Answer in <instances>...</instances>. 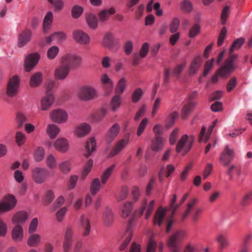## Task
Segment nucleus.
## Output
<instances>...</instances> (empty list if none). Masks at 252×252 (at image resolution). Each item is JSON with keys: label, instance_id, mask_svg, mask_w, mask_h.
<instances>
[{"label": "nucleus", "instance_id": "nucleus-1", "mask_svg": "<svg viewBox=\"0 0 252 252\" xmlns=\"http://www.w3.org/2000/svg\"><path fill=\"white\" fill-rule=\"evenodd\" d=\"M245 41L244 38H239L233 42L229 50L228 58L219 71L221 75L226 76L231 74L237 68V65L236 62L238 58V55L234 54L233 52L239 50L244 43Z\"/></svg>", "mask_w": 252, "mask_h": 252}, {"label": "nucleus", "instance_id": "nucleus-2", "mask_svg": "<svg viewBox=\"0 0 252 252\" xmlns=\"http://www.w3.org/2000/svg\"><path fill=\"white\" fill-rule=\"evenodd\" d=\"M187 237V232L184 229L177 230L168 238L167 246L171 252H180L182 242Z\"/></svg>", "mask_w": 252, "mask_h": 252}, {"label": "nucleus", "instance_id": "nucleus-3", "mask_svg": "<svg viewBox=\"0 0 252 252\" xmlns=\"http://www.w3.org/2000/svg\"><path fill=\"white\" fill-rule=\"evenodd\" d=\"M16 204L17 200L15 196L11 194L5 195L3 199L0 202V215L13 210Z\"/></svg>", "mask_w": 252, "mask_h": 252}, {"label": "nucleus", "instance_id": "nucleus-4", "mask_svg": "<svg viewBox=\"0 0 252 252\" xmlns=\"http://www.w3.org/2000/svg\"><path fill=\"white\" fill-rule=\"evenodd\" d=\"M80 56L74 54H66L61 58V63L69 67V69L76 68L81 62Z\"/></svg>", "mask_w": 252, "mask_h": 252}, {"label": "nucleus", "instance_id": "nucleus-5", "mask_svg": "<svg viewBox=\"0 0 252 252\" xmlns=\"http://www.w3.org/2000/svg\"><path fill=\"white\" fill-rule=\"evenodd\" d=\"M74 233V229L72 226L68 225L66 226L63 242V249L64 252H68L71 249L73 243Z\"/></svg>", "mask_w": 252, "mask_h": 252}, {"label": "nucleus", "instance_id": "nucleus-6", "mask_svg": "<svg viewBox=\"0 0 252 252\" xmlns=\"http://www.w3.org/2000/svg\"><path fill=\"white\" fill-rule=\"evenodd\" d=\"M20 82V78L17 75H14L9 79L6 88V94L8 96L13 97L17 94Z\"/></svg>", "mask_w": 252, "mask_h": 252}, {"label": "nucleus", "instance_id": "nucleus-7", "mask_svg": "<svg viewBox=\"0 0 252 252\" xmlns=\"http://www.w3.org/2000/svg\"><path fill=\"white\" fill-rule=\"evenodd\" d=\"M48 173V170L45 168L35 167L32 171L33 180L37 184H42L46 180Z\"/></svg>", "mask_w": 252, "mask_h": 252}, {"label": "nucleus", "instance_id": "nucleus-8", "mask_svg": "<svg viewBox=\"0 0 252 252\" xmlns=\"http://www.w3.org/2000/svg\"><path fill=\"white\" fill-rule=\"evenodd\" d=\"M96 93L94 88L90 86L81 87L78 92V97L83 101H89L93 99L96 96Z\"/></svg>", "mask_w": 252, "mask_h": 252}, {"label": "nucleus", "instance_id": "nucleus-9", "mask_svg": "<svg viewBox=\"0 0 252 252\" xmlns=\"http://www.w3.org/2000/svg\"><path fill=\"white\" fill-rule=\"evenodd\" d=\"M50 118L52 121L55 123H63L67 121L68 115L64 110L61 109H56L51 112Z\"/></svg>", "mask_w": 252, "mask_h": 252}, {"label": "nucleus", "instance_id": "nucleus-10", "mask_svg": "<svg viewBox=\"0 0 252 252\" xmlns=\"http://www.w3.org/2000/svg\"><path fill=\"white\" fill-rule=\"evenodd\" d=\"M70 70L69 67L61 63L55 70L54 77L57 80H64L68 75Z\"/></svg>", "mask_w": 252, "mask_h": 252}, {"label": "nucleus", "instance_id": "nucleus-11", "mask_svg": "<svg viewBox=\"0 0 252 252\" xmlns=\"http://www.w3.org/2000/svg\"><path fill=\"white\" fill-rule=\"evenodd\" d=\"M129 136L130 133H128L126 138L122 139L116 143L114 147L110 153V157H113L118 154L126 147L129 143Z\"/></svg>", "mask_w": 252, "mask_h": 252}, {"label": "nucleus", "instance_id": "nucleus-12", "mask_svg": "<svg viewBox=\"0 0 252 252\" xmlns=\"http://www.w3.org/2000/svg\"><path fill=\"white\" fill-rule=\"evenodd\" d=\"M154 204L155 201L152 200L148 205L147 206V200L146 199L144 200L142 207L135 211V215L136 216L140 217L143 214L145 210L146 209L145 217L146 219H148L153 210Z\"/></svg>", "mask_w": 252, "mask_h": 252}, {"label": "nucleus", "instance_id": "nucleus-13", "mask_svg": "<svg viewBox=\"0 0 252 252\" xmlns=\"http://www.w3.org/2000/svg\"><path fill=\"white\" fill-rule=\"evenodd\" d=\"M234 157V152L230 149L228 146H226L222 153L220 158V163L224 166H228Z\"/></svg>", "mask_w": 252, "mask_h": 252}, {"label": "nucleus", "instance_id": "nucleus-14", "mask_svg": "<svg viewBox=\"0 0 252 252\" xmlns=\"http://www.w3.org/2000/svg\"><path fill=\"white\" fill-rule=\"evenodd\" d=\"M32 36V31L29 29H26L21 32L18 35L17 46L19 48L26 45L31 39Z\"/></svg>", "mask_w": 252, "mask_h": 252}, {"label": "nucleus", "instance_id": "nucleus-15", "mask_svg": "<svg viewBox=\"0 0 252 252\" xmlns=\"http://www.w3.org/2000/svg\"><path fill=\"white\" fill-rule=\"evenodd\" d=\"M11 237L14 242H21L24 239V230L23 227L20 224L15 225L11 230Z\"/></svg>", "mask_w": 252, "mask_h": 252}, {"label": "nucleus", "instance_id": "nucleus-16", "mask_svg": "<svg viewBox=\"0 0 252 252\" xmlns=\"http://www.w3.org/2000/svg\"><path fill=\"white\" fill-rule=\"evenodd\" d=\"M40 56L38 53L29 55L25 61V67L27 71H30L38 62Z\"/></svg>", "mask_w": 252, "mask_h": 252}, {"label": "nucleus", "instance_id": "nucleus-17", "mask_svg": "<svg viewBox=\"0 0 252 252\" xmlns=\"http://www.w3.org/2000/svg\"><path fill=\"white\" fill-rule=\"evenodd\" d=\"M188 135H183L177 142L176 145V152L178 153H180L182 150H184L185 154H187L191 148L188 146Z\"/></svg>", "mask_w": 252, "mask_h": 252}, {"label": "nucleus", "instance_id": "nucleus-18", "mask_svg": "<svg viewBox=\"0 0 252 252\" xmlns=\"http://www.w3.org/2000/svg\"><path fill=\"white\" fill-rule=\"evenodd\" d=\"M54 147L58 152L64 153L67 151L69 145L66 139L60 138L57 139L54 142Z\"/></svg>", "mask_w": 252, "mask_h": 252}, {"label": "nucleus", "instance_id": "nucleus-19", "mask_svg": "<svg viewBox=\"0 0 252 252\" xmlns=\"http://www.w3.org/2000/svg\"><path fill=\"white\" fill-rule=\"evenodd\" d=\"M151 149L154 152H158L162 149L165 140L162 137H155L151 141Z\"/></svg>", "mask_w": 252, "mask_h": 252}, {"label": "nucleus", "instance_id": "nucleus-20", "mask_svg": "<svg viewBox=\"0 0 252 252\" xmlns=\"http://www.w3.org/2000/svg\"><path fill=\"white\" fill-rule=\"evenodd\" d=\"M202 64V59L200 56L195 57L190 63L189 74L190 75L195 74Z\"/></svg>", "mask_w": 252, "mask_h": 252}, {"label": "nucleus", "instance_id": "nucleus-21", "mask_svg": "<svg viewBox=\"0 0 252 252\" xmlns=\"http://www.w3.org/2000/svg\"><path fill=\"white\" fill-rule=\"evenodd\" d=\"M73 37L78 43L86 44L90 41L89 36L82 31H76L73 32Z\"/></svg>", "mask_w": 252, "mask_h": 252}, {"label": "nucleus", "instance_id": "nucleus-22", "mask_svg": "<svg viewBox=\"0 0 252 252\" xmlns=\"http://www.w3.org/2000/svg\"><path fill=\"white\" fill-rule=\"evenodd\" d=\"M101 44L109 50L114 49L115 42L113 34L110 33H106L103 38Z\"/></svg>", "mask_w": 252, "mask_h": 252}, {"label": "nucleus", "instance_id": "nucleus-23", "mask_svg": "<svg viewBox=\"0 0 252 252\" xmlns=\"http://www.w3.org/2000/svg\"><path fill=\"white\" fill-rule=\"evenodd\" d=\"M54 99V96L52 94H46L41 100V109L42 111L47 110L51 106Z\"/></svg>", "mask_w": 252, "mask_h": 252}, {"label": "nucleus", "instance_id": "nucleus-24", "mask_svg": "<svg viewBox=\"0 0 252 252\" xmlns=\"http://www.w3.org/2000/svg\"><path fill=\"white\" fill-rule=\"evenodd\" d=\"M28 218V214L25 211H19L15 213L12 219V222L19 224L25 222Z\"/></svg>", "mask_w": 252, "mask_h": 252}, {"label": "nucleus", "instance_id": "nucleus-25", "mask_svg": "<svg viewBox=\"0 0 252 252\" xmlns=\"http://www.w3.org/2000/svg\"><path fill=\"white\" fill-rule=\"evenodd\" d=\"M42 80V73L40 72H36L31 76L30 80V85L31 87H37L41 85Z\"/></svg>", "mask_w": 252, "mask_h": 252}, {"label": "nucleus", "instance_id": "nucleus-26", "mask_svg": "<svg viewBox=\"0 0 252 252\" xmlns=\"http://www.w3.org/2000/svg\"><path fill=\"white\" fill-rule=\"evenodd\" d=\"M27 239V245L30 247H36L41 243V236L36 233H30Z\"/></svg>", "mask_w": 252, "mask_h": 252}, {"label": "nucleus", "instance_id": "nucleus-27", "mask_svg": "<svg viewBox=\"0 0 252 252\" xmlns=\"http://www.w3.org/2000/svg\"><path fill=\"white\" fill-rule=\"evenodd\" d=\"M81 225L83 230L82 235L84 237L88 236L90 233L91 225L89 219L84 215L81 217Z\"/></svg>", "mask_w": 252, "mask_h": 252}, {"label": "nucleus", "instance_id": "nucleus-28", "mask_svg": "<svg viewBox=\"0 0 252 252\" xmlns=\"http://www.w3.org/2000/svg\"><path fill=\"white\" fill-rule=\"evenodd\" d=\"M90 130L91 126L88 124L84 123L76 128L75 133L77 136L81 137L88 134Z\"/></svg>", "mask_w": 252, "mask_h": 252}, {"label": "nucleus", "instance_id": "nucleus-29", "mask_svg": "<svg viewBox=\"0 0 252 252\" xmlns=\"http://www.w3.org/2000/svg\"><path fill=\"white\" fill-rule=\"evenodd\" d=\"M101 82L106 91L107 94H109L113 89V83L112 81L106 74H104L101 77Z\"/></svg>", "mask_w": 252, "mask_h": 252}, {"label": "nucleus", "instance_id": "nucleus-30", "mask_svg": "<svg viewBox=\"0 0 252 252\" xmlns=\"http://www.w3.org/2000/svg\"><path fill=\"white\" fill-rule=\"evenodd\" d=\"M120 131V126L118 124H114L109 130L106 140L108 143H111L117 136Z\"/></svg>", "mask_w": 252, "mask_h": 252}, {"label": "nucleus", "instance_id": "nucleus-31", "mask_svg": "<svg viewBox=\"0 0 252 252\" xmlns=\"http://www.w3.org/2000/svg\"><path fill=\"white\" fill-rule=\"evenodd\" d=\"M196 103L193 101H189L188 104L185 105L182 110L181 117L183 120H185L189 115L190 112L195 107Z\"/></svg>", "mask_w": 252, "mask_h": 252}, {"label": "nucleus", "instance_id": "nucleus-32", "mask_svg": "<svg viewBox=\"0 0 252 252\" xmlns=\"http://www.w3.org/2000/svg\"><path fill=\"white\" fill-rule=\"evenodd\" d=\"M157 247L156 242L152 238H151L148 243L147 252H162L163 247V244H159L158 249Z\"/></svg>", "mask_w": 252, "mask_h": 252}, {"label": "nucleus", "instance_id": "nucleus-33", "mask_svg": "<svg viewBox=\"0 0 252 252\" xmlns=\"http://www.w3.org/2000/svg\"><path fill=\"white\" fill-rule=\"evenodd\" d=\"M102 220L106 226L111 225L114 220L113 214L111 210L106 208L103 213Z\"/></svg>", "mask_w": 252, "mask_h": 252}, {"label": "nucleus", "instance_id": "nucleus-34", "mask_svg": "<svg viewBox=\"0 0 252 252\" xmlns=\"http://www.w3.org/2000/svg\"><path fill=\"white\" fill-rule=\"evenodd\" d=\"M86 21L89 27L92 29H95L98 26L97 18L94 14L90 13L86 16Z\"/></svg>", "mask_w": 252, "mask_h": 252}, {"label": "nucleus", "instance_id": "nucleus-35", "mask_svg": "<svg viewBox=\"0 0 252 252\" xmlns=\"http://www.w3.org/2000/svg\"><path fill=\"white\" fill-rule=\"evenodd\" d=\"M166 210L162 209H159L155 213L154 223L160 225L163 221V218L165 215Z\"/></svg>", "mask_w": 252, "mask_h": 252}, {"label": "nucleus", "instance_id": "nucleus-36", "mask_svg": "<svg viewBox=\"0 0 252 252\" xmlns=\"http://www.w3.org/2000/svg\"><path fill=\"white\" fill-rule=\"evenodd\" d=\"M96 147V143L94 138L92 137L87 142L85 145V149L87 153L85 154V156L88 157L90 156L91 153L95 150Z\"/></svg>", "mask_w": 252, "mask_h": 252}, {"label": "nucleus", "instance_id": "nucleus-37", "mask_svg": "<svg viewBox=\"0 0 252 252\" xmlns=\"http://www.w3.org/2000/svg\"><path fill=\"white\" fill-rule=\"evenodd\" d=\"M60 129L55 124H49L47 128V133L51 138H55L59 133Z\"/></svg>", "mask_w": 252, "mask_h": 252}, {"label": "nucleus", "instance_id": "nucleus-38", "mask_svg": "<svg viewBox=\"0 0 252 252\" xmlns=\"http://www.w3.org/2000/svg\"><path fill=\"white\" fill-rule=\"evenodd\" d=\"M179 117V113L174 111L170 114L165 121V126L166 128H169L171 127L175 123L176 119Z\"/></svg>", "mask_w": 252, "mask_h": 252}, {"label": "nucleus", "instance_id": "nucleus-39", "mask_svg": "<svg viewBox=\"0 0 252 252\" xmlns=\"http://www.w3.org/2000/svg\"><path fill=\"white\" fill-rule=\"evenodd\" d=\"M53 14L49 11L46 14L43 20V31L44 33H47L50 26L52 24L53 21Z\"/></svg>", "mask_w": 252, "mask_h": 252}, {"label": "nucleus", "instance_id": "nucleus-40", "mask_svg": "<svg viewBox=\"0 0 252 252\" xmlns=\"http://www.w3.org/2000/svg\"><path fill=\"white\" fill-rule=\"evenodd\" d=\"M115 12V10L114 8H111L109 9L102 10L98 15L100 21L101 22L106 21L109 19L110 16L114 14Z\"/></svg>", "mask_w": 252, "mask_h": 252}, {"label": "nucleus", "instance_id": "nucleus-41", "mask_svg": "<svg viewBox=\"0 0 252 252\" xmlns=\"http://www.w3.org/2000/svg\"><path fill=\"white\" fill-rule=\"evenodd\" d=\"M216 240L219 244L220 249V250L226 249L229 246V241L227 240V238L222 234H219L217 237Z\"/></svg>", "mask_w": 252, "mask_h": 252}, {"label": "nucleus", "instance_id": "nucleus-42", "mask_svg": "<svg viewBox=\"0 0 252 252\" xmlns=\"http://www.w3.org/2000/svg\"><path fill=\"white\" fill-rule=\"evenodd\" d=\"M198 200L196 198H194L190 200L187 204V208L185 212L183 214L181 218V221H183L188 217L189 213L191 211L194 205L197 203Z\"/></svg>", "mask_w": 252, "mask_h": 252}, {"label": "nucleus", "instance_id": "nucleus-43", "mask_svg": "<svg viewBox=\"0 0 252 252\" xmlns=\"http://www.w3.org/2000/svg\"><path fill=\"white\" fill-rule=\"evenodd\" d=\"M115 168V165L113 164L110 167H108L102 174L101 179L102 184H104L106 183L107 181L111 175L113 170Z\"/></svg>", "mask_w": 252, "mask_h": 252}, {"label": "nucleus", "instance_id": "nucleus-44", "mask_svg": "<svg viewBox=\"0 0 252 252\" xmlns=\"http://www.w3.org/2000/svg\"><path fill=\"white\" fill-rule=\"evenodd\" d=\"M100 182L98 178L94 179L91 184L90 192L93 195H94L100 188Z\"/></svg>", "mask_w": 252, "mask_h": 252}, {"label": "nucleus", "instance_id": "nucleus-45", "mask_svg": "<svg viewBox=\"0 0 252 252\" xmlns=\"http://www.w3.org/2000/svg\"><path fill=\"white\" fill-rule=\"evenodd\" d=\"M126 80L124 78H122L118 82L115 92L116 94L121 95L125 91L126 87Z\"/></svg>", "mask_w": 252, "mask_h": 252}, {"label": "nucleus", "instance_id": "nucleus-46", "mask_svg": "<svg viewBox=\"0 0 252 252\" xmlns=\"http://www.w3.org/2000/svg\"><path fill=\"white\" fill-rule=\"evenodd\" d=\"M46 163L50 169L55 168L57 165L56 158L52 154L48 155L46 158Z\"/></svg>", "mask_w": 252, "mask_h": 252}, {"label": "nucleus", "instance_id": "nucleus-47", "mask_svg": "<svg viewBox=\"0 0 252 252\" xmlns=\"http://www.w3.org/2000/svg\"><path fill=\"white\" fill-rule=\"evenodd\" d=\"M132 235V230L130 227H128L126 233V239L120 247L121 251H123L129 244L131 240Z\"/></svg>", "mask_w": 252, "mask_h": 252}, {"label": "nucleus", "instance_id": "nucleus-48", "mask_svg": "<svg viewBox=\"0 0 252 252\" xmlns=\"http://www.w3.org/2000/svg\"><path fill=\"white\" fill-rule=\"evenodd\" d=\"M59 52V48L57 46H53L47 50V57L50 60L54 59Z\"/></svg>", "mask_w": 252, "mask_h": 252}, {"label": "nucleus", "instance_id": "nucleus-49", "mask_svg": "<svg viewBox=\"0 0 252 252\" xmlns=\"http://www.w3.org/2000/svg\"><path fill=\"white\" fill-rule=\"evenodd\" d=\"M252 202V190L247 192L243 197L241 204L243 206H247Z\"/></svg>", "mask_w": 252, "mask_h": 252}, {"label": "nucleus", "instance_id": "nucleus-50", "mask_svg": "<svg viewBox=\"0 0 252 252\" xmlns=\"http://www.w3.org/2000/svg\"><path fill=\"white\" fill-rule=\"evenodd\" d=\"M132 204L131 202L125 203L122 207L121 216L123 218L127 217L131 213Z\"/></svg>", "mask_w": 252, "mask_h": 252}, {"label": "nucleus", "instance_id": "nucleus-51", "mask_svg": "<svg viewBox=\"0 0 252 252\" xmlns=\"http://www.w3.org/2000/svg\"><path fill=\"white\" fill-rule=\"evenodd\" d=\"M148 122L149 120L147 118H145L142 120L137 129L136 134L137 136H140L142 135L144 131Z\"/></svg>", "mask_w": 252, "mask_h": 252}, {"label": "nucleus", "instance_id": "nucleus-52", "mask_svg": "<svg viewBox=\"0 0 252 252\" xmlns=\"http://www.w3.org/2000/svg\"><path fill=\"white\" fill-rule=\"evenodd\" d=\"M26 138L25 134L20 131H17L15 135V141L18 146H21L24 144Z\"/></svg>", "mask_w": 252, "mask_h": 252}, {"label": "nucleus", "instance_id": "nucleus-53", "mask_svg": "<svg viewBox=\"0 0 252 252\" xmlns=\"http://www.w3.org/2000/svg\"><path fill=\"white\" fill-rule=\"evenodd\" d=\"M59 167L63 174H67L70 170V162L68 160L62 161L59 164Z\"/></svg>", "mask_w": 252, "mask_h": 252}, {"label": "nucleus", "instance_id": "nucleus-54", "mask_svg": "<svg viewBox=\"0 0 252 252\" xmlns=\"http://www.w3.org/2000/svg\"><path fill=\"white\" fill-rule=\"evenodd\" d=\"M121 103V95L116 94L112 98L111 102V106L112 110L115 111L120 106Z\"/></svg>", "mask_w": 252, "mask_h": 252}, {"label": "nucleus", "instance_id": "nucleus-55", "mask_svg": "<svg viewBox=\"0 0 252 252\" xmlns=\"http://www.w3.org/2000/svg\"><path fill=\"white\" fill-rule=\"evenodd\" d=\"M181 9L186 12H190L192 9V5L189 0H184L180 4Z\"/></svg>", "mask_w": 252, "mask_h": 252}, {"label": "nucleus", "instance_id": "nucleus-56", "mask_svg": "<svg viewBox=\"0 0 252 252\" xmlns=\"http://www.w3.org/2000/svg\"><path fill=\"white\" fill-rule=\"evenodd\" d=\"M83 11V8L82 7L79 5L74 6L71 10V15L73 18H79Z\"/></svg>", "mask_w": 252, "mask_h": 252}, {"label": "nucleus", "instance_id": "nucleus-57", "mask_svg": "<svg viewBox=\"0 0 252 252\" xmlns=\"http://www.w3.org/2000/svg\"><path fill=\"white\" fill-rule=\"evenodd\" d=\"M206 132V128L205 127H203L201 130V131L199 134V137L198 139L199 142H205L206 143L208 139L210 138L211 134L207 132L206 134H205Z\"/></svg>", "mask_w": 252, "mask_h": 252}, {"label": "nucleus", "instance_id": "nucleus-58", "mask_svg": "<svg viewBox=\"0 0 252 252\" xmlns=\"http://www.w3.org/2000/svg\"><path fill=\"white\" fill-rule=\"evenodd\" d=\"M229 12L230 7L228 5L225 6L222 11L220 17L222 24L224 25L225 24L229 16Z\"/></svg>", "mask_w": 252, "mask_h": 252}, {"label": "nucleus", "instance_id": "nucleus-59", "mask_svg": "<svg viewBox=\"0 0 252 252\" xmlns=\"http://www.w3.org/2000/svg\"><path fill=\"white\" fill-rule=\"evenodd\" d=\"M180 25V20L178 18H174L171 21L170 26L169 30L171 33L176 32L179 28Z\"/></svg>", "mask_w": 252, "mask_h": 252}, {"label": "nucleus", "instance_id": "nucleus-60", "mask_svg": "<svg viewBox=\"0 0 252 252\" xmlns=\"http://www.w3.org/2000/svg\"><path fill=\"white\" fill-rule=\"evenodd\" d=\"M45 151L43 148L38 147L34 154V159L36 161L42 160L44 157Z\"/></svg>", "mask_w": 252, "mask_h": 252}, {"label": "nucleus", "instance_id": "nucleus-61", "mask_svg": "<svg viewBox=\"0 0 252 252\" xmlns=\"http://www.w3.org/2000/svg\"><path fill=\"white\" fill-rule=\"evenodd\" d=\"M161 102V98L160 97H157L155 101L154 102L153 108H152V111L151 113V115L152 117H154L155 115L157 114V112L158 111Z\"/></svg>", "mask_w": 252, "mask_h": 252}, {"label": "nucleus", "instance_id": "nucleus-62", "mask_svg": "<svg viewBox=\"0 0 252 252\" xmlns=\"http://www.w3.org/2000/svg\"><path fill=\"white\" fill-rule=\"evenodd\" d=\"M7 224L2 219L0 218V236L4 237L7 232Z\"/></svg>", "mask_w": 252, "mask_h": 252}, {"label": "nucleus", "instance_id": "nucleus-63", "mask_svg": "<svg viewBox=\"0 0 252 252\" xmlns=\"http://www.w3.org/2000/svg\"><path fill=\"white\" fill-rule=\"evenodd\" d=\"M237 84V78L235 77L231 78L226 85V90L228 92H231L236 86Z\"/></svg>", "mask_w": 252, "mask_h": 252}, {"label": "nucleus", "instance_id": "nucleus-64", "mask_svg": "<svg viewBox=\"0 0 252 252\" xmlns=\"http://www.w3.org/2000/svg\"><path fill=\"white\" fill-rule=\"evenodd\" d=\"M143 94V92L141 89L138 88L136 89L133 93L132 95V101L134 103L138 102L141 98Z\"/></svg>", "mask_w": 252, "mask_h": 252}]
</instances>
